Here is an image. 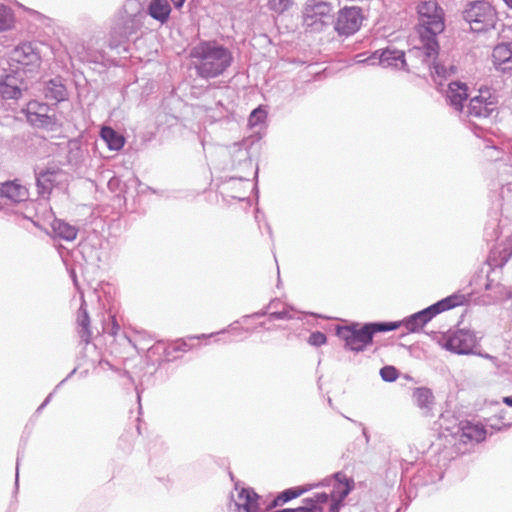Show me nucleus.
Wrapping results in <instances>:
<instances>
[{
	"label": "nucleus",
	"instance_id": "obj_1",
	"mask_svg": "<svg viewBox=\"0 0 512 512\" xmlns=\"http://www.w3.org/2000/svg\"><path fill=\"white\" fill-rule=\"evenodd\" d=\"M196 73L203 79L216 78L231 65V52L215 41H203L190 51Z\"/></svg>",
	"mask_w": 512,
	"mask_h": 512
},
{
	"label": "nucleus",
	"instance_id": "obj_2",
	"mask_svg": "<svg viewBox=\"0 0 512 512\" xmlns=\"http://www.w3.org/2000/svg\"><path fill=\"white\" fill-rule=\"evenodd\" d=\"M469 301V294H452L429 307L404 318L401 321V326H404L409 332H418L439 313L452 309L456 306L463 305Z\"/></svg>",
	"mask_w": 512,
	"mask_h": 512
},
{
	"label": "nucleus",
	"instance_id": "obj_3",
	"mask_svg": "<svg viewBox=\"0 0 512 512\" xmlns=\"http://www.w3.org/2000/svg\"><path fill=\"white\" fill-rule=\"evenodd\" d=\"M11 70L24 73H35L42 62L41 53L37 43L24 42L17 45L10 53Z\"/></svg>",
	"mask_w": 512,
	"mask_h": 512
},
{
	"label": "nucleus",
	"instance_id": "obj_4",
	"mask_svg": "<svg viewBox=\"0 0 512 512\" xmlns=\"http://www.w3.org/2000/svg\"><path fill=\"white\" fill-rule=\"evenodd\" d=\"M463 16L470 24L471 30L477 33L494 28L497 21L495 9L489 2L483 0L469 3Z\"/></svg>",
	"mask_w": 512,
	"mask_h": 512
},
{
	"label": "nucleus",
	"instance_id": "obj_5",
	"mask_svg": "<svg viewBox=\"0 0 512 512\" xmlns=\"http://www.w3.org/2000/svg\"><path fill=\"white\" fill-rule=\"evenodd\" d=\"M453 446L458 454H466L486 438V430L483 425L470 421H461L455 432L452 433Z\"/></svg>",
	"mask_w": 512,
	"mask_h": 512
},
{
	"label": "nucleus",
	"instance_id": "obj_6",
	"mask_svg": "<svg viewBox=\"0 0 512 512\" xmlns=\"http://www.w3.org/2000/svg\"><path fill=\"white\" fill-rule=\"evenodd\" d=\"M146 13L136 0H128L116 15L114 24L129 37L137 34L144 26Z\"/></svg>",
	"mask_w": 512,
	"mask_h": 512
},
{
	"label": "nucleus",
	"instance_id": "obj_7",
	"mask_svg": "<svg viewBox=\"0 0 512 512\" xmlns=\"http://www.w3.org/2000/svg\"><path fill=\"white\" fill-rule=\"evenodd\" d=\"M336 334L345 342L346 350L356 353L364 351L373 342V336L367 323L361 328H358L357 323L349 326H338Z\"/></svg>",
	"mask_w": 512,
	"mask_h": 512
},
{
	"label": "nucleus",
	"instance_id": "obj_8",
	"mask_svg": "<svg viewBox=\"0 0 512 512\" xmlns=\"http://www.w3.org/2000/svg\"><path fill=\"white\" fill-rule=\"evenodd\" d=\"M319 485L331 486V502L329 512H339L345 498L354 489V480L343 472H336L331 477L324 479Z\"/></svg>",
	"mask_w": 512,
	"mask_h": 512
},
{
	"label": "nucleus",
	"instance_id": "obj_9",
	"mask_svg": "<svg viewBox=\"0 0 512 512\" xmlns=\"http://www.w3.org/2000/svg\"><path fill=\"white\" fill-rule=\"evenodd\" d=\"M420 25L428 34L438 35L444 30L443 10L435 1H422L418 5Z\"/></svg>",
	"mask_w": 512,
	"mask_h": 512
},
{
	"label": "nucleus",
	"instance_id": "obj_10",
	"mask_svg": "<svg viewBox=\"0 0 512 512\" xmlns=\"http://www.w3.org/2000/svg\"><path fill=\"white\" fill-rule=\"evenodd\" d=\"M363 19L359 7H344L338 12L334 28L340 36H350L360 29Z\"/></svg>",
	"mask_w": 512,
	"mask_h": 512
},
{
	"label": "nucleus",
	"instance_id": "obj_11",
	"mask_svg": "<svg viewBox=\"0 0 512 512\" xmlns=\"http://www.w3.org/2000/svg\"><path fill=\"white\" fill-rule=\"evenodd\" d=\"M332 7L327 2L313 1L308 3L304 12V23L315 31H320L331 20Z\"/></svg>",
	"mask_w": 512,
	"mask_h": 512
},
{
	"label": "nucleus",
	"instance_id": "obj_12",
	"mask_svg": "<svg viewBox=\"0 0 512 512\" xmlns=\"http://www.w3.org/2000/svg\"><path fill=\"white\" fill-rule=\"evenodd\" d=\"M476 344L475 335L464 329L449 332L443 336L442 346L453 353L464 355L473 351Z\"/></svg>",
	"mask_w": 512,
	"mask_h": 512
},
{
	"label": "nucleus",
	"instance_id": "obj_13",
	"mask_svg": "<svg viewBox=\"0 0 512 512\" xmlns=\"http://www.w3.org/2000/svg\"><path fill=\"white\" fill-rule=\"evenodd\" d=\"M50 106L43 102L36 100L27 103L23 112L26 115L27 121L37 128H52L56 123L54 114H50Z\"/></svg>",
	"mask_w": 512,
	"mask_h": 512
},
{
	"label": "nucleus",
	"instance_id": "obj_14",
	"mask_svg": "<svg viewBox=\"0 0 512 512\" xmlns=\"http://www.w3.org/2000/svg\"><path fill=\"white\" fill-rule=\"evenodd\" d=\"M362 55H357V63H367L374 65L376 61L384 67H394L396 69L407 70L405 53L396 49H384L381 52L375 51L371 56L361 59Z\"/></svg>",
	"mask_w": 512,
	"mask_h": 512
},
{
	"label": "nucleus",
	"instance_id": "obj_15",
	"mask_svg": "<svg viewBox=\"0 0 512 512\" xmlns=\"http://www.w3.org/2000/svg\"><path fill=\"white\" fill-rule=\"evenodd\" d=\"M496 97L489 89H480L479 94L471 98L468 105V114L476 118H488L496 110Z\"/></svg>",
	"mask_w": 512,
	"mask_h": 512
},
{
	"label": "nucleus",
	"instance_id": "obj_16",
	"mask_svg": "<svg viewBox=\"0 0 512 512\" xmlns=\"http://www.w3.org/2000/svg\"><path fill=\"white\" fill-rule=\"evenodd\" d=\"M23 90H27V85L19 71L11 70V73L0 76V95L2 98L19 99Z\"/></svg>",
	"mask_w": 512,
	"mask_h": 512
},
{
	"label": "nucleus",
	"instance_id": "obj_17",
	"mask_svg": "<svg viewBox=\"0 0 512 512\" xmlns=\"http://www.w3.org/2000/svg\"><path fill=\"white\" fill-rule=\"evenodd\" d=\"M235 490L237 495L233 501L237 512H258L259 510V495L251 488L239 489L236 484Z\"/></svg>",
	"mask_w": 512,
	"mask_h": 512
},
{
	"label": "nucleus",
	"instance_id": "obj_18",
	"mask_svg": "<svg viewBox=\"0 0 512 512\" xmlns=\"http://www.w3.org/2000/svg\"><path fill=\"white\" fill-rule=\"evenodd\" d=\"M492 62L496 70L512 74V42L497 44L492 52Z\"/></svg>",
	"mask_w": 512,
	"mask_h": 512
},
{
	"label": "nucleus",
	"instance_id": "obj_19",
	"mask_svg": "<svg viewBox=\"0 0 512 512\" xmlns=\"http://www.w3.org/2000/svg\"><path fill=\"white\" fill-rule=\"evenodd\" d=\"M60 170L46 169L36 173V187L38 195L42 199H48L53 188L59 183Z\"/></svg>",
	"mask_w": 512,
	"mask_h": 512
},
{
	"label": "nucleus",
	"instance_id": "obj_20",
	"mask_svg": "<svg viewBox=\"0 0 512 512\" xmlns=\"http://www.w3.org/2000/svg\"><path fill=\"white\" fill-rule=\"evenodd\" d=\"M0 196L6 198L11 203L24 202L29 198L28 189L15 181L3 183L0 188Z\"/></svg>",
	"mask_w": 512,
	"mask_h": 512
},
{
	"label": "nucleus",
	"instance_id": "obj_21",
	"mask_svg": "<svg viewBox=\"0 0 512 512\" xmlns=\"http://www.w3.org/2000/svg\"><path fill=\"white\" fill-rule=\"evenodd\" d=\"M146 16L149 15L161 24H165L171 14V6L168 0H151L148 4Z\"/></svg>",
	"mask_w": 512,
	"mask_h": 512
},
{
	"label": "nucleus",
	"instance_id": "obj_22",
	"mask_svg": "<svg viewBox=\"0 0 512 512\" xmlns=\"http://www.w3.org/2000/svg\"><path fill=\"white\" fill-rule=\"evenodd\" d=\"M467 91L468 88L465 83H461L458 81L449 83L447 99L450 105L453 106L456 110H462L463 102L468 97Z\"/></svg>",
	"mask_w": 512,
	"mask_h": 512
},
{
	"label": "nucleus",
	"instance_id": "obj_23",
	"mask_svg": "<svg viewBox=\"0 0 512 512\" xmlns=\"http://www.w3.org/2000/svg\"><path fill=\"white\" fill-rule=\"evenodd\" d=\"M46 99L54 100L56 103L65 101L68 98V92L63 80L55 77L46 82L44 88Z\"/></svg>",
	"mask_w": 512,
	"mask_h": 512
},
{
	"label": "nucleus",
	"instance_id": "obj_24",
	"mask_svg": "<svg viewBox=\"0 0 512 512\" xmlns=\"http://www.w3.org/2000/svg\"><path fill=\"white\" fill-rule=\"evenodd\" d=\"M130 38L131 37L119 29V27L113 24L109 34L108 46L110 49L116 50L118 54H126L129 52Z\"/></svg>",
	"mask_w": 512,
	"mask_h": 512
},
{
	"label": "nucleus",
	"instance_id": "obj_25",
	"mask_svg": "<svg viewBox=\"0 0 512 512\" xmlns=\"http://www.w3.org/2000/svg\"><path fill=\"white\" fill-rule=\"evenodd\" d=\"M413 401L424 415H428L434 405V396L429 388L418 387L413 392Z\"/></svg>",
	"mask_w": 512,
	"mask_h": 512
},
{
	"label": "nucleus",
	"instance_id": "obj_26",
	"mask_svg": "<svg viewBox=\"0 0 512 512\" xmlns=\"http://www.w3.org/2000/svg\"><path fill=\"white\" fill-rule=\"evenodd\" d=\"M435 37L436 35L430 34L428 40L421 47H414L409 50V53L416 57H422L423 62H429L431 58H435L438 54V43Z\"/></svg>",
	"mask_w": 512,
	"mask_h": 512
},
{
	"label": "nucleus",
	"instance_id": "obj_27",
	"mask_svg": "<svg viewBox=\"0 0 512 512\" xmlns=\"http://www.w3.org/2000/svg\"><path fill=\"white\" fill-rule=\"evenodd\" d=\"M213 335H214L213 333L210 334V335L202 334V335H199V336L189 337L187 340L186 339L177 340L174 343L168 345L164 349L165 357H166L167 360L176 359V358H178V355L176 353H178V352H187L188 350L191 349L192 345L189 344V341H192V340H195V339L211 337Z\"/></svg>",
	"mask_w": 512,
	"mask_h": 512
},
{
	"label": "nucleus",
	"instance_id": "obj_28",
	"mask_svg": "<svg viewBox=\"0 0 512 512\" xmlns=\"http://www.w3.org/2000/svg\"><path fill=\"white\" fill-rule=\"evenodd\" d=\"M52 230L55 237L65 241H73L78 233V229L75 226L60 219L53 220Z\"/></svg>",
	"mask_w": 512,
	"mask_h": 512
},
{
	"label": "nucleus",
	"instance_id": "obj_29",
	"mask_svg": "<svg viewBox=\"0 0 512 512\" xmlns=\"http://www.w3.org/2000/svg\"><path fill=\"white\" fill-rule=\"evenodd\" d=\"M77 323L81 328L79 331L81 338L88 343L91 337V331L89 329L90 318L83 295H81V305L77 313Z\"/></svg>",
	"mask_w": 512,
	"mask_h": 512
},
{
	"label": "nucleus",
	"instance_id": "obj_30",
	"mask_svg": "<svg viewBox=\"0 0 512 512\" xmlns=\"http://www.w3.org/2000/svg\"><path fill=\"white\" fill-rule=\"evenodd\" d=\"M101 137L110 150L118 151L125 143L124 137L111 127H103L101 129Z\"/></svg>",
	"mask_w": 512,
	"mask_h": 512
},
{
	"label": "nucleus",
	"instance_id": "obj_31",
	"mask_svg": "<svg viewBox=\"0 0 512 512\" xmlns=\"http://www.w3.org/2000/svg\"><path fill=\"white\" fill-rule=\"evenodd\" d=\"M310 488H300L293 487L282 491L269 505L270 508L276 507L278 505H282L292 499H295L302 495L304 492L308 491Z\"/></svg>",
	"mask_w": 512,
	"mask_h": 512
},
{
	"label": "nucleus",
	"instance_id": "obj_32",
	"mask_svg": "<svg viewBox=\"0 0 512 512\" xmlns=\"http://www.w3.org/2000/svg\"><path fill=\"white\" fill-rule=\"evenodd\" d=\"M331 502V493H316L311 498L304 499V503L308 506H313L315 512H323L325 506L329 508V504Z\"/></svg>",
	"mask_w": 512,
	"mask_h": 512
},
{
	"label": "nucleus",
	"instance_id": "obj_33",
	"mask_svg": "<svg viewBox=\"0 0 512 512\" xmlns=\"http://www.w3.org/2000/svg\"><path fill=\"white\" fill-rule=\"evenodd\" d=\"M15 23L14 13L11 8L0 4V32L10 30Z\"/></svg>",
	"mask_w": 512,
	"mask_h": 512
},
{
	"label": "nucleus",
	"instance_id": "obj_34",
	"mask_svg": "<svg viewBox=\"0 0 512 512\" xmlns=\"http://www.w3.org/2000/svg\"><path fill=\"white\" fill-rule=\"evenodd\" d=\"M301 313L294 311L291 307H285L281 311H273L269 313V320H292L301 319Z\"/></svg>",
	"mask_w": 512,
	"mask_h": 512
},
{
	"label": "nucleus",
	"instance_id": "obj_35",
	"mask_svg": "<svg viewBox=\"0 0 512 512\" xmlns=\"http://www.w3.org/2000/svg\"><path fill=\"white\" fill-rule=\"evenodd\" d=\"M372 336L377 332H388L398 329L401 326V321L396 322H371L367 323Z\"/></svg>",
	"mask_w": 512,
	"mask_h": 512
},
{
	"label": "nucleus",
	"instance_id": "obj_36",
	"mask_svg": "<svg viewBox=\"0 0 512 512\" xmlns=\"http://www.w3.org/2000/svg\"><path fill=\"white\" fill-rule=\"evenodd\" d=\"M266 117L267 112L265 111V109L258 107L251 112L248 118V124L250 127H255L259 124H262L265 121Z\"/></svg>",
	"mask_w": 512,
	"mask_h": 512
},
{
	"label": "nucleus",
	"instance_id": "obj_37",
	"mask_svg": "<svg viewBox=\"0 0 512 512\" xmlns=\"http://www.w3.org/2000/svg\"><path fill=\"white\" fill-rule=\"evenodd\" d=\"M380 376L385 382H394L397 380L399 372L394 366H384L380 369Z\"/></svg>",
	"mask_w": 512,
	"mask_h": 512
},
{
	"label": "nucleus",
	"instance_id": "obj_38",
	"mask_svg": "<svg viewBox=\"0 0 512 512\" xmlns=\"http://www.w3.org/2000/svg\"><path fill=\"white\" fill-rule=\"evenodd\" d=\"M292 2L293 0H269V7L277 13H282L291 6Z\"/></svg>",
	"mask_w": 512,
	"mask_h": 512
},
{
	"label": "nucleus",
	"instance_id": "obj_39",
	"mask_svg": "<svg viewBox=\"0 0 512 512\" xmlns=\"http://www.w3.org/2000/svg\"><path fill=\"white\" fill-rule=\"evenodd\" d=\"M307 342L311 346L319 347L327 342V337L324 333L320 331H315L310 334Z\"/></svg>",
	"mask_w": 512,
	"mask_h": 512
},
{
	"label": "nucleus",
	"instance_id": "obj_40",
	"mask_svg": "<svg viewBox=\"0 0 512 512\" xmlns=\"http://www.w3.org/2000/svg\"><path fill=\"white\" fill-rule=\"evenodd\" d=\"M120 329V325L118 324L115 316H111L110 322L107 324L106 327H104V331L110 334L111 336H116L119 333Z\"/></svg>",
	"mask_w": 512,
	"mask_h": 512
},
{
	"label": "nucleus",
	"instance_id": "obj_41",
	"mask_svg": "<svg viewBox=\"0 0 512 512\" xmlns=\"http://www.w3.org/2000/svg\"><path fill=\"white\" fill-rule=\"evenodd\" d=\"M276 300H272L270 301V303L264 308L262 309L261 311H258V312H255L251 315V317H254V318H258V317H262V316H265L267 315L269 317V310L275 306L276 304Z\"/></svg>",
	"mask_w": 512,
	"mask_h": 512
},
{
	"label": "nucleus",
	"instance_id": "obj_42",
	"mask_svg": "<svg viewBox=\"0 0 512 512\" xmlns=\"http://www.w3.org/2000/svg\"><path fill=\"white\" fill-rule=\"evenodd\" d=\"M433 69H434V73L436 75H438L439 77H446L447 69L445 68L444 65H442L440 63L434 62L433 63Z\"/></svg>",
	"mask_w": 512,
	"mask_h": 512
},
{
	"label": "nucleus",
	"instance_id": "obj_43",
	"mask_svg": "<svg viewBox=\"0 0 512 512\" xmlns=\"http://www.w3.org/2000/svg\"><path fill=\"white\" fill-rule=\"evenodd\" d=\"M501 196L504 197H512V182H508L501 187L500 190Z\"/></svg>",
	"mask_w": 512,
	"mask_h": 512
},
{
	"label": "nucleus",
	"instance_id": "obj_44",
	"mask_svg": "<svg viewBox=\"0 0 512 512\" xmlns=\"http://www.w3.org/2000/svg\"><path fill=\"white\" fill-rule=\"evenodd\" d=\"M508 260V257L507 255L505 254L504 257L502 258V260L498 263V262H495L494 259L489 256L488 258V264L490 267H497V266H503Z\"/></svg>",
	"mask_w": 512,
	"mask_h": 512
},
{
	"label": "nucleus",
	"instance_id": "obj_45",
	"mask_svg": "<svg viewBox=\"0 0 512 512\" xmlns=\"http://www.w3.org/2000/svg\"><path fill=\"white\" fill-rule=\"evenodd\" d=\"M53 397V392L50 393L45 400L42 402V404L37 408L36 413L39 414L41 411L50 403L51 399Z\"/></svg>",
	"mask_w": 512,
	"mask_h": 512
},
{
	"label": "nucleus",
	"instance_id": "obj_46",
	"mask_svg": "<svg viewBox=\"0 0 512 512\" xmlns=\"http://www.w3.org/2000/svg\"><path fill=\"white\" fill-rule=\"evenodd\" d=\"M346 418H347L349 421H351V422H353V423L357 424L358 426L362 427V433H363V436H364V438H365L366 443H368V442H369V440H370V436H369V433H368L367 429L363 426V424H362V423H360V422L358 423V422H356L355 420H352V419H350V418H348V417H346Z\"/></svg>",
	"mask_w": 512,
	"mask_h": 512
},
{
	"label": "nucleus",
	"instance_id": "obj_47",
	"mask_svg": "<svg viewBox=\"0 0 512 512\" xmlns=\"http://www.w3.org/2000/svg\"><path fill=\"white\" fill-rule=\"evenodd\" d=\"M70 277L74 283V286L76 287V289L79 291V284H78V280H77V276H76V273L75 271L72 269L70 270Z\"/></svg>",
	"mask_w": 512,
	"mask_h": 512
},
{
	"label": "nucleus",
	"instance_id": "obj_48",
	"mask_svg": "<svg viewBox=\"0 0 512 512\" xmlns=\"http://www.w3.org/2000/svg\"><path fill=\"white\" fill-rule=\"evenodd\" d=\"M503 364L507 366L504 368V371L507 373H512V356L509 357V362L503 361Z\"/></svg>",
	"mask_w": 512,
	"mask_h": 512
},
{
	"label": "nucleus",
	"instance_id": "obj_49",
	"mask_svg": "<svg viewBox=\"0 0 512 512\" xmlns=\"http://www.w3.org/2000/svg\"><path fill=\"white\" fill-rule=\"evenodd\" d=\"M19 461H20V456L18 455V457H17V462H16V478H15V485H16V488H18V478H19Z\"/></svg>",
	"mask_w": 512,
	"mask_h": 512
},
{
	"label": "nucleus",
	"instance_id": "obj_50",
	"mask_svg": "<svg viewBox=\"0 0 512 512\" xmlns=\"http://www.w3.org/2000/svg\"><path fill=\"white\" fill-rule=\"evenodd\" d=\"M176 9H180L186 0H171Z\"/></svg>",
	"mask_w": 512,
	"mask_h": 512
},
{
	"label": "nucleus",
	"instance_id": "obj_51",
	"mask_svg": "<svg viewBox=\"0 0 512 512\" xmlns=\"http://www.w3.org/2000/svg\"><path fill=\"white\" fill-rule=\"evenodd\" d=\"M127 339H128V341H129V342H130V343H131L135 348H137V349H140V350H142V351H144V350H146V349H147V350H150V349H151V348H147V347H145V346H142V347L138 348V345L136 344V342H135V341H133V340H132L131 338H129V337H127Z\"/></svg>",
	"mask_w": 512,
	"mask_h": 512
},
{
	"label": "nucleus",
	"instance_id": "obj_52",
	"mask_svg": "<svg viewBox=\"0 0 512 512\" xmlns=\"http://www.w3.org/2000/svg\"><path fill=\"white\" fill-rule=\"evenodd\" d=\"M503 402L507 405L512 407V396H506L503 398Z\"/></svg>",
	"mask_w": 512,
	"mask_h": 512
},
{
	"label": "nucleus",
	"instance_id": "obj_53",
	"mask_svg": "<svg viewBox=\"0 0 512 512\" xmlns=\"http://www.w3.org/2000/svg\"><path fill=\"white\" fill-rule=\"evenodd\" d=\"M75 372H76V369H73V370L69 373V375H68L65 379H63V380H62V381L57 385L56 389H57L58 387H60V386H61V385H62V384H63V383L68 379V378H70V377H71Z\"/></svg>",
	"mask_w": 512,
	"mask_h": 512
},
{
	"label": "nucleus",
	"instance_id": "obj_54",
	"mask_svg": "<svg viewBox=\"0 0 512 512\" xmlns=\"http://www.w3.org/2000/svg\"><path fill=\"white\" fill-rule=\"evenodd\" d=\"M32 14L35 15L38 19H46L43 15H41L37 11H32Z\"/></svg>",
	"mask_w": 512,
	"mask_h": 512
},
{
	"label": "nucleus",
	"instance_id": "obj_55",
	"mask_svg": "<svg viewBox=\"0 0 512 512\" xmlns=\"http://www.w3.org/2000/svg\"><path fill=\"white\" fill-rule=\"evenodd\" d=\"M486 148H493L495 150L497 149L495 145L491 144V141H487Z\"/></svg>",
	"mask_w": 512,
	"mask_h": 512
},
{
	"label": "nucleus",
	"instance_id": "obj_56",
	"mask_svg": "<svg viewBox=\"0 0 512 512\" xmlns=\"http://www.w3.org/2000/svg\"><path fill=\"white\" fill-rule=\"evenodd\" d=\"M506 166L509 169L508 172H510V170H512V157L509 159V163H507Z\"/></svg>",
	"mask_w": 512,
	"mask_h": 512
},
{
	"label": "nucleus",
	"instance_id": "obj_57",
	"mask_svg": "<svg viewBox=\"0 0 512 512\" xmlns=\"http://www.w3.org/2000/svg\"><path fill=\"white\" fill-rule=\"evenodd\" d=\"M503 1L506 3V5H507L509 8H511V9H512V0H503Z\"/></svg>",
	"mask_w": 512,
	"mask_h": 512
},
{
	"label": "nucleus",
	"instance_id": "obj_58",
	"mask_svg": "<svg viewBox=\"0 0 512 512\" xmlns=\"http://www.w3.org/2000/svg\"><path fill=\"white\" fill-rule=\"evenodd\" d=\"M491 287H492V283H491V282H487V283L485 284V289H486V290H490V289H491Z\"/></svg>",
	"mask_w": 512,
	"mask_h": 512
},
{
	"label": "nucleus",
	"instance_id": "obj_59",
	"mask_svg": "<svg viewBox=\"0 0 512 512\" xmlns=\"http://www.w3.org/2000/svg\"><path fill=\"white\" fill-rule=\"evenodd\" d=\"M509 246L511 247V252L509 255H512V236L509 239Z\"/></svg>",
	"mask_w": 512,
	"mask_h": 512
},
{
	"label": "nucleus",
	"instance_id": "obj_60",
	"mask_svg": "<svg viewBox=\"0 0 512 512\" xmlns=\"http://www.w3.org/2000/svg\"><path fill=\"white\" fill-rule=\"evenodd\" d=\"M136 391H137V400H138V402L140 403V392H139V390H138V389H136Z\"/></svg>",
	"mask_w": 512,
	"mask_h": 512
},
{
	"label": "nucleus",
	"instance_id": "obj_61",
	"mask_svg": "<svg viewBox=\"0 0 512 512\" xmlns=\"http://www.w3.org/2000/svg\"><path fill=\"white\" fill-rule=\"evenodd\" d=\"M227 331H228V329H223L222 331L218 332L217 334L226 333Z\"/></svg>",
	"mask_w": 512,
	"mask_h": 512
},
{
	"label": "nucleus",
	"instance_id": "obj_62",
	"mask_svg": "<svg viewBox=\"0 0 512 512\" xmlns=\"http://www.w3.org/2000/svg\"><path fill=\"white\" fill-rule=\"evenodd\" d=\"M511 425H512L511 423L504 424V427H505V428H508V427H510Z\"/></svg>",
	"mask_w": 512,
	"mask_h": 512
},
{
	"label": "nucleus",
	"instance_id": "obj_63",
	"mask_svg": "<svg viewBox=\"0 0 512 512\" xmlns=\"http://www.w3.org/2000/svg\"><path fill=\"white\" fill-rule=\"evenodd\" d=\"M233 329H234V330H237V329L241 330L242 328H237V327H234Z\"/></svg>",
	"mask_w": 512,
	"mask_h": 512
}]
</instances>
